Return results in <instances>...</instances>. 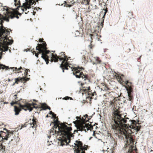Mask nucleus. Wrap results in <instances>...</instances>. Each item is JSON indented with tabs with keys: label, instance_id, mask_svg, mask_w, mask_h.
<instances>
[{
	"label": "nucleus",
	"instance_id": "obj_32",
	"mask_svg": "<svg viewBox=\"0 0 153 153\" xmlns=\"http://www.w3.org/2000/svg\"><path fill=\"white\" fill-rule=\"evenodd\" d=\"M1 142H0V150L2 151V152H3L5 151V146L2 143H1Z\"/></svg>",
	"mask_w": 153,
	"mask_h": 153
},
{
	"label": "nucleus",
	"instance_id": "obj_44",
	"mask_svg": "<svg viewBox=\"0 0 153 153\" xmlns=\"http://www.w3.org/2000/svg\"><path fill=\"white\" fill-rule=\"evenodd\" d=\"M76 118H77V120H78V119H79L80 120H80L81 121H82V118L81 119L80 117H76Z\"/></svg>",
	"mask_w": 153,
	"mask_h": 153
},
{
	"label": "nucleus",
	"instance_id": "obj_38",
	"mask_svg": "<svg viewBox=\"0 0 153 153\" xmlns=\"http://www.w3.org/2000/svg\"><path fill=\"white\" fill-rule=\"evenodd\" d=\"M32 52H33V54H34V53H35V56H36L37 57H38V55H39V53H38V52L36 53V51H33V50H32Z\"/></svg>",
	"mask_w": 153,
	"mask_h": 153
},
{
	"label": "nucleus",
	"instance_id": "obj_33",
	"mask_svg": "<svg viewBox=\"0 0 153 153\" xmlns=\"http://www.w3.org/2000/svg\"><path fill=\"white\" fill-rule=\"evenodd\" d=\"M94 58L95 60V63L96 64H100L101 63V61L100 60L99 58L97 57Z\"/></svg>",
	"mask_w": 153,
	"mask_h": 153
},
{
	"label": "nucleus",
	"instance_id": "obj_25",
	"mask_svg": "<svg viewBox=\"0 0 153 153\" xmlns=\"http://www.w3.org/2000/svg\"><path fill=\"white\" fill-rule=\"evenodd\" d=\"M95 33L90 34V35L91 36V39L92 40V37H94V36H97V38L98 39V40H100V41H101V40L100 39V38L101 37V36L100 35H98L97 34V33Z\"/></svg>",
	"mask_w": 153,
	"mask_h": 153
},
{
	"label": "nucleus",
	"instance_id": "obj_5",
	"mask_svg": "<svg viewBox=\"0 0 153 153\" xmlns=\"http://www.w3.org/2000/svg\"><path fill=\"white\" fill-rule=\"evenodd\" d=\"M90 118H88L87 114H85L82 117V121L76 120L74 123L76 125L77 129L81 131H84L85 132L90 129L91 124L86 123L85 122L88 121Z\"/></svg>",
	"mask_w": 153,
	"mask_h": 153
},
{
	"label": "nucleus",
	"instance_id": "obj_10",
	"mask_svg": "<svg viewBox=\"0 0 153 153\" xmlns=\"http://www.w3.org/2000/svg\"><path fill=\"white\" fill-rule=\"evenodd\" d=\"M84 83H81V91H82L85 94H87L89 96V97H90L91 99L93 98L92 97L94 95H96V93L95 92H92L91 91L90 88L89 86H85Z\"/></svg>",
	"mask_w": 153,
	"mask_h": 153
},
{
	"label": "nucleus",
	"instance_id": "obj_39",
	"mask_svg": "<svg viewBox=\"0 0 153 153\" xmlns=\"http://www.w3.org/2000/svg\"><path fill=\"white\" fill-rule=\"evenodd\" d=\"M70 99L71 100L72 99V98L70 97H68L67 96V97H64L63 98V99L67 100H69Z\"/></svg>",
	"mask_w": 153,
	"mask_h": 153
},
{
	"label": "nucleus",
	"instance_id": "obj_22",
	"mask_svg": "<svg viewBox=\"0 0 153 153\" xmlns=\"http://www.w3.org/2000/svg\"><path fill=\"white\" fill-rule=\"evenodd\" d=\"M36 119L33 118L32 120V123H30V126L32 127L33 129H36V128L37 126L36 124Z\"/></svg>",
	"mask_w": 153,
	"mask_h": 153
},
{
	"label": "nucleus",
	"instance_id": "obj_37",
	"mask_svg": "<svg viewBox=\"0 0 153 153\" xmlns=\"http://www.w3.org/2000/svg\"><path fill=\"white\" fill-rule=\"evenodd\" d=\"M127 16L128 18L131 19L133 16V13L131 12H128L127 14Z\"/></svg>",
	"mask_w": 153,
	"mask_h": 153
},
{
	"label": "nucleus",
	"instance_id": "obj_20",
	"mask_svg": "<svg viewBox=\"0 0 153 153\" xmlns=\"http://www.w3.org/2000/svg\"><path fill=\"white\" fill-rule=\"evenodd\" d=\"M13 99L14 100L12 101L10 103L11 105L12 106H13L15 104H17L19 101V100L18 99L16 95H15L13 96Z\"/></svg>",
	"mask_w": 153,
	"mask_h": 153
},
{
	"label": "nucleus",
	"instance_id": "obj_43",
	"mask_svg": "<svg viewBox=\"0 0 153 153\" xmlns=\"http://www.w3.org/2000/svg\"><path fill=\"white\" fill-rule=\"evenodd\" d=\"M104 90H108L109 89V88H108L107 86H106V85H105V88H104Z\"/></svg>",
	"mask_w": 153,
	"mask_h": 153
},
{
	"label": "nucleus",
	"instance_id": "obj_9",
	"mask_svg": "<svg viewBox=\"0 0 153 153\" xmlns=\"http://www.w3.org/2000/svg\"><path fill=\"white\" fill-rule=\"evenodd\" d=\"M74 144L77 147L74 150L75 153H85V151L87 150V145H85L83 146H82V142L78 140L76 141Z\"/></svg>",
	"mask_w": 153,
	"mask_h": 153
},
{
	"label": "nucleus",
	"instance_id": "obj_7",
	"mask_svg": "<svg viewBox=\"0 0 153 153\" xmlns=\"http://www.w3.org/2000/svg\"><path fill=\"white\" fill-rule=\"evenodd\" d=\"M82 67L71 68L73 74L75 76L76 78H82V79H84V81L87 80L88 82H89L90 79V77L88 75L83 73L82 71Z\"/></svg>",
	"mask_w": 153,
	"mask_h": 153
},
{
	"label": "nucleus",
	"instance_id": "obj_52",
	"mask_svg": "<svg viewBox=\"0 0 153 153\" xmlns=\"http://www.w3.org/2000/svg\"><path fill=\"white\" fill-rule=\"evenodd\" d=\"M80 0H77V1H80Z\"/></svg>",
	"mask_w": 153,
	"mask_h": 153
},
{
	"label": "nucleus",
	"instance_id": "obj_53",
	"mask_svg": "<svg viewBox=\"0 0 153 153\" xmlns=\"http://www.w3.org/2000/svg\"><path fill=\"white\" fill-rule=\"evenodd\" d=\"M93 135H94V134H93Z\"/></svg>",
	"mask_w": 153,
	"mask_h": 153
},
{
	"label": "nucleus",
	"instance_id": "obj_26",
	"mask_svg": "<svg viewBox=\"0 0 153 153\" xmlns=\"http://www.w3.org/2000/svg\"><path fill=\"white\" fill-rule=\"evenodd\" d=\"M14 2H15V6H17V7L16 8V10H19V9L20 7H19V6H21L20 5V2L18 0H14Z\"/></svg>",
	"mask_w": 153,
	"mask_h": 153
},
{
	"label": "nucleus",
	"instance_id": "obj_36",
	"mask_svg": "<svg viewBox=\"0 0 153 153\" xmlns=\"http://www.w3.org/2000/svg\"><path fill=\"white\" fill-rule=\"evenodd\" d=\"M125 82L128 87H132V84L131 82H129L128 81H127L126 82Z\"/></svg>",
	"mask_w": 153,
	"mask_h": 153
},
{
	"label": "nucleus",
	"instance_id": "obj_40",
	"mask_svg": "<svg viewBox=\"0 0 153 153\" xmlns=\"http://www.w3.org/2000/svg\"><path fill=\"white\" fill-rule=\"evenodd\" d=\"M49 114H52L53 117H56V114H55L52 111H50Z\"/></svg>",
	"mask_w": 153,
	"mask_h": 153
},
{
	"label": "nucleus",
	"instance_id": "obj_15",
	"mask_svg": "<svg viewBox=\"0 0 153 153\" xmlns=\"http://www.w3.org/2000/svg\"><path fill=\"white\" fill-rule=\"evenodd\" d=\"M105 12H104V14L103 16V17L102 18V22H101L100 26H101V27L100 29V26H97L96 27H95V29L94 30V32L95 33H99L100 32V31L101 29L103 27V22H104V19L105 18V16L106 13L107 12V9H105L104 10Z\"/></svg>",
	"mask_w": 153,
	"mask_h": 153
},
{
	"label": "nucleus",
	"instance_id": "obj_41",
	"mask_svg": "<svg viewBox=\"0 0 153 153\" xmlns=\"http://www.w3.org/2000/svg\"><path fill=\"white\" fill-rule=\"evenodd\" d=\"M27 125V123H25L24 125H23L21 126V128L26 127Z\"/></svg>",
	"mask_w": 153,
	"mask_h": 153
},
{
	"label": "nucleus",
	"instance_id": "obj_47",
	"mask_svg": "<svg viewBox=\"0 0 153 153\" xmlns=\"http://www.w3.org/2000/svg\"><path fill=\"white\" fill-rule=\"evenodd\" d=\"M151 89H152V90H153V84H152V85L151 86Z\"/></svg>",
	"mask_w": 153,
	"mask_h": 153
},
{
	"label": "nucleus",
	"instance_id": "obj_34",
	"mask_svg": "<svg viewBox=\"0 0 153 153\" xmlns=\"http://www.w3.org/2000/svg\"><path fill=\"white\" fill-rule=\"evenodd\" d=\"M64 4H65L64 6L67 7H71L72 6V5L70 4L69 2H66V1L64 2Z\"/></svg>",
	"mask_w": 153,
	"mask_h": 153
},
{
	"label": "nucleus",
	"instance_id": "obj_13",
	"mask_svg": "<svg viewBox=\"0 0 153 153\" xmlns=\"http://www.w3.org/2000/svg\"><path fill=\"white\" fill-rule=\"evenodd\" d=\"M71 131H70V134H72V135H70V137L68 138H65V137L60 136L62 137L63 138V139H62V140L60 141V142L59 143L60 145L62 146H63L64 145H67L68 144V143L70 142L71 137H73L74 136V135L71 133Z\"/></svg>",
	"mask_w": 153,
	"mask_h": 153
},
{
	"label": "nucleus",
	"instance_id": "obj_21",
	"mask_svg": "<svg viewBox=\"0 0 153 153\" xmlns=\"http://www.w3.org/2000/svg\"><path fill=\"white\" fill-rule=\"evenodd\" d=\"M22 108L19 107H18L16 106H14V111L15 112V115H17L19 114Z\"/></svg>",
	"mask_w": 153,
	"mask_h": 153
},
{
	"label": "nucleus",
	"instance_id": "obj_2",
	"mask_svg": "<svg viewBox=\"0 0 153 153\" xmlns=\"http://www.w3.org/2000/svg\"><path fill=\"white\" fill-rule=\"evenodd\" d=\"M59 123L58 119L54 121V125L50 130V134L56 136L60 135L65 138H69L70 135H71L69 132L72 130V128L68 127L64 123Z\"/></svg>",
	"mask_w": 153,
	"mask_h": 153
},
{
	"label": "nucleus",
	"instance_id": "obj_1",
	"mask_svg": "<svg viewBox=\"0 0 153 153\" xmlns=\"http://www.w3.org/2000/svg\"><path fill=\"white\" fill-rule=\"evenodd\" d=\"M115 98L110 100L109 106L113 107L112 117L110 120V126L116 133H118L119 138L122 139L125 137L127 140L125 146L127 145H134V137L131 134L132 132L130 128L134 129L138 132L141 128L140 124L134 120H129L128 118L122 117L119 111L120 107L115 102Z\"/></svg>",
	"mask_w": 153,
	"mask_h": 153
},
{
	"label": "nucleus",
	"instance_id": "obj_14",
	"mask_svg": "<svg viewBox=\"0 0 153 153\" xmlns=\"http://www.w3.org/2000/svg\"><path fill=\"white\" fill-rule=\"evenodd\" d=\"M1 68L2 69L6 68V70H8V69H12L13 72L15 73H18L20 72H22V71H20V70L23 68H22V67H20L19 68H18L16 67H10V68H9L8 66H6L4 65H0V69Z\"/></svg>",
	"mask_w": 153,
	"mask_h": 153
},
{
	"label": "nucleus",
	"instance_id": "obj_24",
	"mask_svg": "<svg viewBox=\"0 0 153 153\" xmlns=\"http://www.w3.org/2000/svg\"><path fill=\"white\" fill-rule=\"evenodd\" d=\"M40 108H42L43 110H44L47 109H48L49 110L51 109L50 107L47 106L45 103L42 104L41 105H40Z\"/></svg>",
	"mask_w": 153,
	"mask_h": 153
},
{
	"label": "nucleus",
	"instance_id": "obj_46",
	"mask_svg": "<svg viewBox=\"0 0 153 153\" xmlns=\"http://www.w3.org/2000/svg\"><path fill=\"white\" fill-rule=\"evenodd\" d=\"M93 46H94L92 44H91L90 45H89V47L91 49H92Z\"/></svg>",
	"mask_w": 153,
	"mask_h": 153
},
{
	"label": "nucleus",
	"instance_id": "obj_28",
	"mask_svg": "<svg viewBox=\"0 0 153 153\" xmlns=\"http://www.w3.org/2000/svg\"><path fill=\"white\" fill-rule=\"evenodd\" d=\"M32 110L33 108H40V105H37L36 103H33V104H30Z\"/></svg>",
	"mask_w": 153,
	"mask_h": 153
},
{
	"label": "nucleus",
	"instance_id": "obj_31",
	"mask_svg": "<svg viewBox=\"0 0 153 153\" xmlns=\"http://www.w3.org/2000/svg\"><path fill=\"white\" fill-rule=\"evenodd\" d=\"M7 7L6 6H4L3 7L2 6H0V9H1L2 11L3 12V15H2L3 16H5V14L6 11H5V9H4L5 7ZM0 15H2L1 14H0Z\"/></svg>",
	"mask_w": 153,
	"mask_h": 153
},
{
	"label": "nucleus",
	"instance_id": "obj_51",
	"mask_svg": "<svg viewBox=\"0 0 153 153\" xmlns=\"http://www.w3.org/2000/svg\"><path fill=\"white\" fill-rule=\"evenodd\" d=\"M28 49V51H29L30 49Z\"/></svg>",
	"mask_w": 153,
	"mask_h": 153
},
{
	"label": "nucleus",
	"instance_id": "obj_16",
	"mask_svg": "<svg viewBox=\"0 0 153 153\" xmlns=\"http://www.w3.org/2000/svg\"><path fill=\"white\" fill-rule=\"evenodd\" d=\"M29 78H26V77H19L15 79V82L13 84L14 85L15 84H18L19 82H26L29 80Z\"/></svg>",
	"mask_w": 153,
	"mask_h": 153
},
{
	"label": "nucleus",
	"instance_id": "obj_35",
	"mask_svg": "<svg viewBox=\"0 0 153 153\" xmlns=\"http://www.w3.org/2000/svg\"><path fill=\"white\" fill-rule=\"evenodd\" d=\"M1 126L0 125V136L1 137H3V134H2L3 133H4L5 134L6 133L2 131V128H1Z\"/></svg>",
	"mask_w": 153,
	"mask_h": 153
},
{
	"label": "nucleus",
	"instance_id": "obj_8",
	"mask_svg": "<svg viewBox=\"0 0 153 153\" xmlns=\"http://www.w3.org/2000/svg\"><path fill=\"white\" fill-rule=\"evenodd\" d=\"M4 9L6 13L5 14V16H4L5 19V21L7 22L9 21V19H13L14 17L18 19L19 17L18 15V14H19L20 15H21V13H19L18 10L15 11L13 9L6 7Z\"/></svg>",
	"mask_w": 153,
	"mask_h": 153
},
{
	"label": "nucleus",
	"instance_id": "obj_50",
	"mask_svg": "<svg viewBox=\"0 0 153 153\" xmlns=\"http://www.w3.org/2000/svg\"><path fill=\"white\" fill-rule=\"evenodd\" d=\"M8 81H10V79H8Z\"/></svg>",
	"mask_w": 153,
	"mask_h": 153
},
{
	"label": "nucleus",
	"instance_id": "obj_4",
	"mask_svg": "<svg viewBox=\"0 0 153 153\" xmlns=\"http://www.w3.org/2000/svg\"><path fill=\"white\" fill-rule=\"evenodd\" d=\"M2 27V29H1L2 30L0 34V36L4 39L3 41V44L0 45V49L2 51H7L8 48L7 45L12 44L13 42V40H11L10 41L9 39H8V38H7V36L10 33V32L7 30L4 26Z\"/></svg>",
	"mask_w": 153,
	"mask_h": 153
},
{
	"label": "nucleus",
	"instance_id": "obj_48",
	"mask_svg": "<svg viewBox=\"0 0 153 153\" xmlns=\"http://www.w3.org/2000/svg\"><path fill=\"white\" fill-rule=\"evenodd\" d=\"M141 57V56H140V58H139V59H138L137 60V61H138V62H139V60H140V58Z\"/></svg>",
	"mask_w": 153,
	"mask_h": 153
},
{
	"label": "nucleus",
	"instance_id": "obj_30",
	"mask_svg": "<svg viewBox=\"0 0 153 153\" xmlns=\"http://www.w3.org/2000/svg\"><path fill=\"white\" fill-rule=\"evenodd\" d=\"M13 133L8 132L7 134L5 135L4 139L6 140H7L8 138H9L10 136L12 135L13 136Z\"/></svg>",
	"mask_w": 153,
	"mask_h": 153
},
{
	"label": "nucleus",
	"instance_id": "obj_42",
	"mask_svg": "<svg viewBox=\"0 0 153 153\" xmlns=\"http://www.w3.org/2000/svg\"><path fill=\"white\" fill-rule=\"evenodd\" d=\"M28 69H25V74L26 76H27L28 74L27 71H28Z\"/></svg>",
	"mask_w": 153,
	"mask_h": 153
},
{
	"label": "nucleus",
	"instance_id": "obj_6",
	"mask_svg": "<svg viewBox=\"0 0 153 153\" xmlns=\"http://www.w3.org/2000/svg\"><path fill=\"white\" fill-rule=\"evenodd\" d=\"M47 45L45 42H43L42 44H38L36 47V50L38 51V53L42 54L41 57L45 60L46 64H48L50 60L49 57L47 55L50 51L47 50Z\"/></svg>",
	"mask_w": 153,
	"mask_h": 153
},
{
	"label": "nucleus",
	"instance_id": "obj_11",
	"mask_svg": "<svg viewBox=\"0 0 153 153\" xmlns=\"http://www.w3.org/2000/svg\"><path fill=\"white\" fill-rule=\"evenodd\" d=\"M17 104H19V107L25 111L28 110H29L30 111H32L30 104L27 102L26 100H19Z\"/></svg>",
	"mask_w": 153,
	"mask_h": 153
},
{
	"label": "nucleus",
	"instance_id": "obj_45",
	"mask_svg": "<svg viewBox=\"0 0 153 153\" xmlns=\"http://www.w3.org/2000/svg\"><path fill=\"white\" fill-rule=\"evenodd\" d=\"M43 39H42H42H39V41L40 42H43Z\"/></svg>",
	"mask_w": 153,
	"mask_h": 153
},
{
	"label": "nucleus",
	"instance_id": "obj_12",
	"mask_svg": "<svg viewBox=\"0 0 153 153\" xmlns=\"http://www.w3.org/2000/svg\"><path fill=\"white\" fill-rule=\"evenodd\" d=\"M31 5L32 4L30 3V1H29V2L24 3L22 6H19V7H20L21 10L22 11V13L23 12H25V13L27 14L29 12V11L27 9H29L31 8Z\"/></svg>",
	"mask_w": 153,
	"mask_h": 153
},
{
	"label": "nucleus",
	"instance_id": "obj_17",
	"mask_svg": "<svg viewBox=\"0 0 153 153\" xmlns=\"http://www.w3.org/2000/svg\"><path fill=\"white\" fill-rule=\"evenodd\" d=\"M128 93V100L132 101L133 100V89L132 87H129L127 89Z\"/></svg>",
	"mask_w": 153,
	"mask_h": 153
},
{
	"label": "nucleus",
	"instance_id": "obj_18",
	"mask_svg": "<svg viewBox=\"0 0 153 153\" xmlns=\"http://www.w3.org/2000/svg\"><path fill=\"white\" fill-rule=\"evenodd\" d=\"M113 74V78H116L119 82L121 83L123 82H124L123 79V77H124V75L122 74L121 76H120L116 73H115L114 75V74Z\"/></svg>",
	"mask_w": 153,
	"mask_h": 153
},
{
	"label": "nucleus",
	"instance_id": "obj_27",
	"mask_svg": "<svg viewBox=\"0 0 153 153\" xmlns=\"http://www.w3.org/2000/svg\"><path fill=\"white\" fill-rule=\"evenodd\" d=\"M90 0H80L79 2L82 4L84 5H88L89 4Z\"/></svg>",
	"mask_w": 153,
	"mask_h": 153
},
{
	"label": "nucleus",
	"instance_id": "obj_23",
	"mask_svg": "<svg viewBox=\"0 0 153 153\" xmlns=\"http://www.w3.org/2000/svg\"><path fill=\"white\" fill-rule=\"evenodd\" d=\"M82 57V59L84 63H86L87 62L90 61L91 60L89 56L86 54L83 55Z\"/></svg>",
	"mask_w": 153,
	"mask_h": 153
},
{
	"label": "nucleus",
	"instance_id": "obj_29",
	"mask_svg": "<svg viewBox=\"0 0 153 153\" xmlns=\"http://www.w3.org/2000/svg\"><path fill=\"white\" fill-rule=\"evenodd\" d=\"M75 37H80L82 36V33L80 32V31L78 30H76L75 32Z\"/></svg>",
	"mask_w": 153,
	"mask_h": 153
},
{
	"label": "nucleus",
	"instance_id": "obj_3",
	"mask_svg": "<svg viewBox=\"0 0 153 153\" xmlns=\"http://www.w3.org/2000/svg\"><path fill=\"white\" fill-rule=\"evenodd\" d=\"M51 61L57 62L58 59L60 60H63L60 65V67L62 69L63 72H64L65 69L68 70V67H70L69 63L67 62L68 60L67 56L65 54L64 52H62L59 53V55L58 56L56 54L51 53Z\"/></svg>",
	"mask_w": 153,
	"mask_h": 153
},
{
	"label": "nucleus",
	"instance_id": "obj_19",
	"mask_svg": "<svg viewBox=\"0 0 153 153\" xmlns=\"http://www.w3.org/2000/svg\"><path fill=\"white\" fill-rule=\"evenodd\" d=\"M127 146H124V148H126L129 146V149H128V151L127 153H134L133 151L134 150H137L136 149H134V146L133 145L131 146V145H127Z\"/></svg>",
	"mask_w": 153,
	"mask_h": 153
},
{
	"label": "nucleus",
	"instance_id": "obj_49",
	"mask_svg": "<svg viewBox=\"0 0 153 153\" xmlns=\"http://www.w3.org/2000/svg\"><path fill=\"white\" fill-rule=\"evenodd\" d=\"M48 117V115H47V116H46V117Z\"/></svg>",
	"mask_w": 153,
	"mask_h": 153
}]
</instances>
